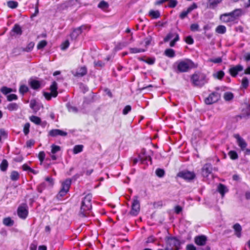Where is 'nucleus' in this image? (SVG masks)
Returning a JSON list of instances; mask_svg holds the SVG:
<instances>
[{
  "instance_id": "35",
  "label": "nucleus",
  "mask_w": 250,
  "mask_h": 250,
  "mask_svg": "<svg viewBox=\"0 0 250 250\" xmlns=\"http://www.w3.org/2000/svg\"><path fill=\"white\" fill-rule=\"evenodd\" d=\"M224 98L227 101H229L233 98V94L230 92H227L224 93Z\"/></svg>"
},
{
  "instance_id": "41",
  "label": "nucleus",
  "mask_w": 250,
  "mask_h": 250,
  "mask_svg": "<svg viewBox=\"0 0 250 250\" xmlns=\"http://www.w3.org/2000/svg\"><path fill=\"white\" fill-rule=\"evenodd\" d=\"M0 91L3 94L6 95L12 92L13 89L6 86H3L1 87Z\"/></svg>"
},
{
  "instance_id": "23",
  "label": "nucleus",
  "mask_w": 250,
  "mask_h": 250,
  "mask_svg": "<svg viewBox=\"0 0 250 250\" xmlns=\"http://www.w3.org/2000/svg\"><path fill=\"white\" fill-rule=\"evenodd\" d=\"M19 108V105L15 103H11L9 104L6 107L10 111H16Z\"/></svg>"
},
{
  "instance_id": "49",
  "label": "nucleus",
  "mask_w": 250,
  "mask_h": 250,
  "mask_svg": "<svg viewBox=\"0 0 250 250\" xmlns=\"http://www.w3.org/2000/svg\"><path fill=\"white\" fill-rule=\"evenodd\" d=\"M30 124L26 123L23 127V132L25 135H27L29 132Z\"/></svg>"
},
{
  "instance_id": "50",
  "label": "nucleus",
  "mask_w": 250,
  "mask_h": 250,
  "mask_svg": "<svg viewBox=\"0 0 250 250\" xmlns=\"http://www.w3.org/2000/svg\"><path fill=\"white\" fill-rule=\"evenodd\" d=\"M7 99L8 101L16 100L18 99V96L16 94H9L7 96Z\"/></svg>"
},
{
  "instance_id": "64",
  "label": "nucleus",
  "mask_w": 250,
  "mask_h": 250,
  "mask_svg": "<svg viewBox=\"0 0 250 250\" xmlns=\"http://www.w3.org/2000/svg\"><path fill=\"white\" fill-rule=\"evenodd\" d=\"M187 250H196V247L192 244H188L186 247Z\"/></svg>"
},
{
  "instance_id": "19",
  "label": "nucleus",
  "mask_w": 250,
  "mask_h": 250,
  "mask_svg": "<svg viewBox=\"0 0 250 250\" xmlns=\"http://www.w3.org/2000/svg\"><path fill=\"white\" fill-rule=\"evenodd\" d=\"M228 189L227 187L222 184H219L217 187V191L221 194L222 197H223L225 195V194L228 192Z\"/></svg>"
},
{
  "instance_id": "13",
  "label": "nucleus",
  "mask_w": 250,
  "mask_h": 250,
  "mask_svg": "<svg viewBox=\"0 0 250 250\" xmlns=\"http://www.w3.org/2000/svg\"><path fill=\"white\" fill-rule=\"evenodd\" d=\"M212 170V165L210 164H206L202 168V174L204 177H208Z\"/></svg>"
},
{
  "instance_id": "36",
  "label": "nucleus",
  "mask_w": 250,
  "mask_h": 250,
  "mask_svg": "<svg viewBox=\"0 0 250 250\" xmlns=\"http://www.w3.org/2000/svg\"><path fill=\"white\" fill-rule=\"evenodd\" d=\"M19 174L18 172L16 171H13L11 173L10 179L12 181H17L19 179Z\"/></svg>"
},
{
  "instance_id": "6",
  "label": "nucleus",
  "mask_w": 250,
  "mask_h": 250,
  "mask_svg": "<svg viewBox=\"0 0 250 250\" xmlns=\"http://www.w3.org/2000/svg\"><path fill=\"white\" fill-rule=\"evenodd\" d=\"M221 98V94L217 91L212 92L208 97H207L204 102L206 104H211L217 102Z\"/></svg>"
},
{
  "instance_id": "54",
  "label": "nucleus",
  "mask_w": 250,
  "mask_h": 250,
  "mask_svg": "<svg viewBox=\"0 0 250 250\" xmlns=\"http://www.w3.org/2000/svg\"><path fill=\"white\" fill-rule=\"evenodd\" d=\"M199 26L197 23H193L191 24L190 28L192 31H197L199 30Z\"/></svg>"
},
{
  "instance_id": "38",
  "label": "nucleus",
  "mask_w": 250,
  "mask_h": 250,
  "mask_svg": "<svg viewBox=\"0 0 250 250\" xmlns=\"http://www.w3.org/2000/svg\"><path fill=\"white\" fill-rule=\"evenodd\" d=\"M8 166V164L7 160L5 159L3 160L0 166L1 170L2 171H5L7 168Z\"/></svg>"
},
{
  "instance_id": "39",
  "label": "nucleus",
  "mask_w": 250,
  "mask_h": 250,
  "mask_svg": "<svg viewBox=\"0 0 250 250\" xmlns=\"http://www.w3.org/2000/svg\"><path fill=\"white\" fill-rule=\"evenodd\" d=\"M7 6L12 9H14L17 7L18 3L17 1L10 0L7 2Z\"/></svg>"
},
{
  "instance_id": "15",
  "label": "nucleus",
  "mask_w": 250,
  "mask_h": 250,
  "mask_svg": "<svg viewBox=\"0 0 250 250\" xmlns=\"http://www.w3.org/2000/svg\"><path fill=\"white\" fill-rule=\"evenodd\" d=\"M67 134V133L66 132L58 129H52L49 132V135L52 137H56L58 135L65 136Z\"/></svg>"
},
{
  "instance_id": "56",
  "label": "nucleus",
  "mask_w": 250,
  "mask_h": 250,
  "mask_svg": "<svg viewBox=\"0 0 250 250\" xmlns=\"http://www.w3.org/2000/svg\"><path fill=\"white\" fill-rule=\"evenodd\" d=\"M69 45V42L68 40L65 41L61 45V49L62 50H65Z\"/></svg>"
},
{
  "instance_id": "7",
  "label": "nucleus",
  "mask_w": 250,
  "mask_h": 250,
  "mask_svg": "<svg viewBox=\"0 0 250 250\" xmlns=\"http://www.w3.org/2000/svg\"><path fill=\"white\" fill-rule=\"evenodd\" d=\"M140 210V202L138 200V197L135 196L131 205V209L129 214L132 216H136L138 214Z\"/></svg>"
},
{
  "instance_id": "2",
  "label": "nucleus",
  "mask_w": 250,
  "mask_h": 250,
  "mask_svg": "<svg viewBox=\"0 0 250 250\" xmlns=\"http://www.w3.org/2000/svg\"><path fill=\"white\" fill-rule=\"evenodd\" d=\"M191 82L194 86L202 87L208 83V79L205 74L196 72L191 76Z\"/></svg>"
},
{
  "instance_id": "5",
  "label": "nucleus",
  "mask_w": 250,
  "mask_h": 250,
  "mask_svg": "<svg viewBox=\"0 0 250 250\" xmlns=\"http://www.w3.org/2000/svg\"><path fill=\"white\" fill-rule=\"evenodd\" d=\"M71 184V180L70 179H67L62 184V188L57 195V198L59 200H61L69 191L70 185Z\"/></svg>"
},
{
  "instance_id": "31",
  "label": "nucleus",
  "mask_w": 250,
  "mask_h": 250,
  "mask_svg": "<svg viewBox=\"0 0 250 250\" xmlns=\"http://www.w3.org/2000/svg\"><path fill=\"white\" fill-rule=\"evenodd\" d=\"M165 54L169 58H173L175 56V51L172 49H167L165 51Z\"/></svg>"
},
{
  "instance_id": "48",
  "label": "nucleus",
  "mask_w": 250,
  "mask_h": 250,
  "mask_svg": "<svg viewBox=\"0 0 250 250\" xmlns=\"http://www.w3.org/2000/svg\"><path fill=\"white\" fill-rule=\"evenodd\" d=\"M45 156V154L43 151H42L39 152L38 154V158L41 163H42L43 161H44Z\"/></svg>"
},
{
  "instance_id": "33",
  "label": "nucleus",
  "mask_w": 250,
  "mask_h": 250,
  "mask_svg": "<svg viewBox=\"0 0 250 250\" xmlns=\"http://www.w3.org/2000/svg\"><path fill=\"white\" fill-rule=\"evenodd\" d=\"M34 43L32 42H29L25 48H22V51L29 52H30L34 46Z\"/></svg>"
},
{
  "instance_id": "11",
  "label": "nucleus",
  "mask_w": 250,
  "mask_h": 250,
  "mask_svg": "<svg viewBox=\"0 0 250 250\" xmlns=\"http://www.w3.org/2000/svg\"><path fill=\"white\" fill-rule=\"evenodd\" d=\"M233 136L236 139L238 145L244 150L247 146L246 141L238 134H235Z\"/></svg>"
},
{
  "instance_id": "28",
  "label": "nucleus",
  "mask_w": 250,
  "mask_h": 250,
  "mask_svg": "<svg viewBox=\"0 0 250 250\" xmlns=\"http://www.w3.org/2000/svg\"><path fill=\"white\" fill-rule=\"evenodd\" d=\"M83 146L82 145H76L74 146L73 152L75 154L82 152L83 150Z\"/></svg>"
},
{
  "instance_id": "60",
  "label": "nucleus",
  "mask_w": 250,
  "mask_h": 250,
  "mask_svg": "<svg viewBox=\"0 0 250 250\" xmlns=\"http://www.w3.org/2000/svg\"><path fill=\"white\" fill-rule=\"evenodd\" d=\"M43 96L45 98V99L47 100H51V98L53 97V95H52V93H48L46 92H44L43 93Z\"/></svg>"
},
{
  "instance_id": "40",
  "label": "nucleus",
  "mask_w": 250,
  "mask_h": 250,
  "mask_svg": "<svg viewBox=\"0 0 250 250\" xmlns=\"http://www.w3.org/2000/svg\"><path fill=\"white\" fill-rule=\"evenodd\" d=\"M51 153L53 154L59 152L61 150V147L60 146H56L54 144L51 145Z\"/></svg>"
},
{
  "instance_id": "4",
  "label": "nucleus",
  "mask_w": 250,
  "mask_h": 250,
  "mask_svg": "<svg viewBox=\"0 0 250 250\" xmlns=\"http://www.w3.org/2000/svg\"><path fill=\"white\" fill-rule=\"evenodd\" d=\"M167 247L165 250H179L180 247V242L175 237H169L166 239Z\"/></svg>"
},
{
  "instance_id": "24",
  "label": "nucleus",
  "mask_w": 250,
  "mask_h": 250,
  "mask_svg": "<svg viewBox=\"0 0 250 250\" xmlns=\"http://www.w3.org/2000/svg\"><path fill=\"white\" fill-rule=\"evenodd\" d=\"M82 32L81 27H79L73 30L72 33L71 34L70 36L72 39H76L80 34H81Z\"/></svg>"
},
{
  "instance_id": "55",
  "label": "nucleus",
  "mask_w": 250,
  "mask_h": 250,
  "mask_svg": "<svg viewBox=\"0 0 250 250\" xmlns=\"http://www.w3.org/2000/svg\"><path fill=\"white\" fill-rule=\"evenodd\" d=\"M95 66L99 67H103L104 66V63L101 61H95L94 62Z\"/></svg>"
},
{
  "instance_id": "29",
  "label": "nucleus",
  "mask_w": 250,
  "mask_h": 250,
  "mask_svg": "<svg viewBox=\"0 0 250 250\" xmlns=\"http://www.w3.org/2000/svg\"><path fill=\"white\" fill-rule=\"evenodd\" d=\"M98 7L102 10H106L109 7V4L108 2L104 0H102L98 4Z\"/></svg>"
},
{
  "instance_id": "51",
  "label": "nucleus",
  "mask_w": 250,
  "mask_h": 250,
  "mask_svg": "<svg viewBox=\"0 0 250 250\" xmlns=\"http://www.w3.org/2000/svg\"><path fill=\"white\" fill-rule=\"evenodd\" d=\"M169 1L168 6L170 8L175 7L177 4V1L176 0H168Z\"/></svg>"
},
{
  "instance_id": "27",
  "label": "nucleus",
  "mask_w": 250,
  "mask_h": 250,
  "mask_svg": "<svg viewBox=\"0 0 250 250\" xmlns=\"http://www.w3.org/2000/svg\"><path fill=\"white\" fill-rule=\"evenodd\" d=\"M30 120L36 125H40L41 123V119L38 116L32 115L29 118Z\"/></svg>"
},
{
  "instance_id": "59",
  "label": "nucleus",
  "mask_w": 250,
  "mask_h": 250,
  "mask_svg": "<svg viewBox=\"0 0 250 250\" xmlns=\"http://www.w3.org/2000/svg\"><path fill=\"white\" fill-rule=\"evenodd\" d=\"M185 41L188 44H192L194 42L193 38L190 36L186 37Z\"/></svg>"
},
{
  "instance_id": "61",
  "label": "nucleus",
  "mask_w": 250,
  "mask_h": 250,
  "mask_svg": "<svg viewBox=\"0 0 250 250\" xmlns=\"http://www.w3.org/2000/svg\"><path fill=\"white\" fill-rule=\"evenodd\" d=\"M197 8V5L195 3H193L191 4L189 7H188L187 10L190 13L193 10L196 9Z\"/></svg>"
},
{
  "instance_id": "58",
  "label": "nucleus",
  "mask_w": 250,
  "mask_h": 250,
  "mask_svg": "<svg viewBox=\"0 0 250 250\" xmlns=\"http://www.w3.org/2000/svg\"><path fill=\"white\" fill-rule=\"evenodd\" d=\"M151 41L152 37L150 36H149L145 39V46L146 47L150 44Z\"/></svg>"
},
{
  "instance_id": "44",
  "label": "nucleus",
  "mask_w": 250,
  "mask_h": 250,
  "mask_svg": "<svg viewBox=\"0 0 250 250\" xmlns=\"http://www.w3.org/2000/svg\"><path fill=\"white\" fill-rule=\"evenodd\" d=\"M225 75V73L223 71H218L216 74H214L213 76L214 77L217 78L218 79H222Z\"/></svg>"
},
{
  "instance_id": "1",
  "label": "nucleus",
  "mask_w": 250,
  "mask_h": 250,
  "mask_svg": "<svg viewBox=\"0 0 250 250\" xmlns=\"http://www.w3.org/2000/svg\"><path fill=\"white\" fill-rule=\"evenodd\" d=\"M92 194L88 193L83 198L82 202L79 216L81 217H85L89 213L92 208L91 204Z\"/></svg>"
},
{
  "instance_id": "9",
  "label": "nucleus",
  "mask_w": 250,
  "mask_h": 250,
  "mask_svg": "<svg viewBox=\"0 0 250 250\" xmlns=\"http://www.w3.org/2000/svg\"><path fill=\"white\" fill-rule=\"evenodd\" d=\"M207 241V237L204 235H198L194 238L195 243L198 246H204Z\"/></svg>"
},
{
  "instance_id": "14",
  "label": "nucleus",
  "mask_w": 250,
  "mask_h": 250,
  "mask_svg": "<svg viewBox=\"0 0 250 250\" xmlns=\"http://www.w3.org/2000/svg\"><path fill=\"white\" fill-rule=\"evenodd\" d=\"M28 214V210L25 207L20 206L18 209V215L22 218L25 219Z\"/></svg>"
},
{
  "instance_id": "17",
  "label": "nucleus",
  "mask_w": 250,
  "mask_h": 250,
  "mask_svg": "<svg viewBox=\"0 0 250 250\" xmlns=\"http://www.w3.org/2000/svg\"><path fill=\"white\" fill-rule=\"evenodd\" d=\"M220 20L223 22L228 23L234 21L229 13H224L220 15Z\"/></svg>"
},
{
  "instance_id": "62",
  "label": "nucleus",
  "mask_w": 250,
  "mask_h": 250,
  "mask_svg": "<svg viewBox=\"0 0 250 250\" xmlns=\"http://www.w3.org/2000/svg\"><path fill=\"white\" fill-rule=\"evenodd\" d=\"M35 144V141L33 140H29L26 142V146L27 147H31Z\"/></svg>"
},
{
  "instance_id": "20",
  "label": "nucleus",
  "mask_w": 250,
  "mask_h": 250,
  "mask_svg": "<svg viewBox=\"0 0 250 250\" xmlns=\"http://www.w3.org/2000/svg\"><path fill=\"white\" fill-rule=\"evenodd\" d=\"M222 0H209L207 6L209 9H214Z\"/></svg>"
},
{
  "instance_id": "26",
  "label": "nucleus",
  "mask_w": 250,
  "mask_h": 250,
  "mask_svg": "<svg viewBox=\"0 0 250 250\" xmlns=\"http://www.w3.org/2000/svg\"><path fill=\"white\" fill-rule=\"evenodd\" d=\"M3 223L6 226L11 227L14 225V221L10 217H6L3 219Z\"/></svg>"
},
{
  "instance_id": "12",
  "label": "nucleus",
  "mask_w": 250,
  "mask_h": 250,
  "mask_svg": "<svg viewBox=\"0 0 250 250\" xmlns=\"http://www.w3.org/2000/svg\"><path fill=\"white\" fill-rule=\"evenodd\" d=\"M243 70V66L240 64H238L234 67L230 68L229 69V72L230 74L232 77H235L237 75L238 73L239 72Z\"/></svg>"
},
{
  "instance_id": "3",
  "label": "nucleus",
  "mask_w": 250,
  "mask_h": 250,
  "mask_svg": "<svg viewBox=\"0 0 250 250\" xmlns=\"http://www.w3.org/2000/svg\"><path fill=\"white\" fill-rule=\"evenodd\" d=\"M196 67L197 65L195 64L191 60L186 59L178 62L177 69L180 72H185Z\"/></svg>"
},
{
  "instance_id": "34",
  "label": "nucleus",
  "mask_w": 250,
  "mask_h": 250,
  "mask_svg": "<svg viewBox=\"0 0 250 250\" xmlns=\"http://www.w3.org/2000/svg\"><path fill=\"white\" fill-rule=\"evenodd\" d=\"M129 51L131 53H138L144 52L146 51V49L134 47V48H130Z\"/></svg>"
},
{
  "instance_id": "8",
  "label": "nucleus",
  "mask_w": 250,
  "mask_h": 250,
  "mask_svg": "<svg viewBox=\"0 0 250 250\" xmlns=\"http://www.w3.org/2000/svg\"><path fill=\"white\" fill-rule=\"evenodd\" d=\"M177 176L185 180L190 181L195 178L196 175L193 171L183 170L178 173Z\"/></svg>"
},
{
  "instance_id": "46",
  "label": "nucleus",
  "mask_w": 250,
  "mask_h": 250,
  "mask_svg": "<svg viewBox=\"0 0 250 250\" xmlns=\"http://www.w3.org/2000/svg\"><path fill=\"white\" fill-rule=\"evenodd\" d=\"M156 174L159 177H163L165 175V171L161 168H157L155 171Z\"/></svg>"
},
{
  "instance_id": "57",
  "label": "nucleus",
  "mask_w": 250,
  "mask_h": 250,
  "mask_svg": "<svg viewBox=\"0 0 250 250\" xmlns=\"http://www.w3.org/2000/svg\"><path fill=\"white\" fill-rule=\"evenodd\" d=\"M188 13H189V12H188V10L186 11H183L180 14L179 17L181 19H184L187 16Z\"/></svg>"
},
{
  "instance_id": "21",
  "label": "nucleus",
  "mask_w": 250,
  "mask_h": 250,
  "mask_svg": "<svg viewBox=\"0 0 250 250\" xmlns=\"http://www.w3.org/2000/svg\"><path fill=\"white\" fill-rule=\"evenodd\" d=\"M87 73V69L85 67H82L78 69L74 74L77 77H83Z\"/></svg>"
},
{
  "instance_id": "25",
  "label": "nucleus",
  "mask_w": 250,
  "mask_h": 250,
  "mask_svg": "<svg viewBox=\"0 0 250 250\" xmlns=\"http://www.w3.org/2000/svg\"><path fill=\"white\" fill-rule=\"evenodd\" d=\"M30 85L32 88L34 89H37L40 88L41 83L39 81L37 80H32L29 83Z\"/></svg>"
},
{
  "instance_id": "32",
  "label": "nucleus",
  "mask_w": 250,
  "mask_h": 250,
  "mask_svg": "<svg viewBox=\"0 0 250 250\" xmlns=\"http://www.w3.org/2000/svg\"><path fill=\"white\" fill-rule=\"evenodd\" d=\"M149 15L154 19H157L160 16V13L158 10H151L149 12Z\"/></svg>"
},
{
  "instance_id": "22",
  "label": "nucleus",
  "mask_w": 250,
  "mask_h": 250,
  "mask_svg": "<svg viewBox=\"0 0 250 250\" xmlns=\"http://www.w3.org/2000/svg\"><path fill=\"white\" fill-rule=\"evenodd\" d=\"M233 228L235 230V234L238 237H240L241 236L242 227L238 223L234 224L233 226Z\"/></svg>"
},
{
  "instance_id": "18",
  "label": "nucleus",
  "mask_w": 250,
  "mask_h": 250,
  "mask_svg": "<svg viewBox=\"0 0 250 250\" xmlns=\"http://www.w3.org/2000/svg\"><path fill=\"white\" fill-rule=\"evenodd\" d=\"M58 84L57 83L54 81L50 86V90L53 95V97H56L58 94L57 92Z\"/></svg>"
},
{
  "instance_id": "63",
  "label": "nucleus",
  "mask_w": 250,
  "mask_h": 250,
  "mask_svg": "<svg viewBox=\"0 0 250 250\" xmlns=\"http://www.w3.org/2000/svg\"><path fill=\"white\" fill-rule=\"evenodd\" d=\"M143 61L149 64H153L155 62V59L152 58H148L146 60Z\"/></svg>"
},
{
  "instance_id": "43",
  "label": "nucleus",
  "mask_w": 250,
  "mask_h": 250,
  "mask_svg": "<svg viewBox=\"0 0 250 250\" xmlns=\"http://www.w3.org/2000/svg\"><path fill=\"white\" fill-rule=\"evenodd\" d=\"M28 87L26 85H22L20 87L19 91L21 94H24L28 91Z\"/></svg>"
},
{
  "instance_id": "52",
  "label": "nucleus",
  "mask_w": 250,
  "mask_h": 250,
  "mask_svg": "<svg viewBox=\"0 0 250 250\" xmlns=\"http://www.w3.org/2000/svg\"><path fill=\"white\" fill-rule=\"evenodd\" d=\"M175 35L173 33H169L166 37L164 38V42H167L170 39H171L173 37H174Z\"/></svg>"
},
{
  "instance_id": "47",
  "label": "nucleus",
  "mask_w": 250,
  "mask_h": 250,
  "mask_svg": "<svg viewBox=\"0 0 250 250\" xmlns=\"http://www.w3.org/2000/svg\"><path fill=\"white\" fill-rule=\"evenodd\" d=\"M146 156V150L145 149H142L141 153L139 155V157L140 160L142 161V163H144V158Z\"/></svg>"
},
{
  "instance_id": "10",
  "label": "nucleus",
  "mask_w": 250,
  "mask_h": 250,
  "mask_svg": "<svg viewBox=\"0 0 250 250\" xmlns=\"http://www.w3.org/2000/svg\"><path fill=\"white\" fill-rule=\"evenodd\" d=\"M229 14L233 21H235L241 16L244 13L242 9L238 8L234 9L232 12H229Z\"/></svg>"
},
{
  "instance_id": "45",
  "label": "nucleus",
  "mask_w": 250,
  "mask_h": 250,
  "mask_svg": "<svg viewBox=\"0 0 250 250\" xmlns=\"http://www.w3.org/2000/svg\"><path fill=\"white\" fill-rule=\"evenodd\" d=\"M47 45V42L45 40L41 41L37 45V48L38 49H42Z\"/></svg>"
},
{
  "instance_id": "16",
  "label": "nucleus",
  "mask_w": 250,
  "mask_h": 250,
  "mask_svg": "<svg viewBox=\"0 0 250 250\" xmlns=\"http://www.w3.org/2000/svg\"><path fill=\"white\" fill-rule=\"evenodd\" d=\"M22 31L21 30V26L18 24H15L13 27L11 31V36H14L15 34L17 35H21L22 34Z\"/></svg>"
},
{
  "instance_id": "53",
  "label": "nucleus",
  "mask_w": 250,
  "mask_h": 250,
  "mask_svg": "<svg viewBox=\"0 0 250 250\" xmlns=\"http://www.w3.org/2000/svg\"><path fill=\"white\" fill-rule=\"evenodd\" d=\"M131 110V107L130 105H127L125 107L123 110V114L124 115H126Z\"/></svg>"
},
{
  "instance_id": "42",
  "label": "nucleus",
  "mask_w": 250,
  "mask_h": 250,
  "mask_svg": "<svg viewBox=\"0 0 250 250\" xmlns=\"http://www.w3.org/2000/svg\"><path fill=\"white\" fill-rule=\"evenodd\" d=\"M228 155L232 160H236L238 158V154L235 151L230 150Z\"/></svg>"
},
{
  "instance_id": "37",
  "label": "nucleus",
  "mask_w": 250,
  "mask_h": 250,
  "mask_svg": "<svg viewBox=\"0 0 250 250\" xmlns=\"http://www.w3.org/2000/svg\"><path fill=\"white\" fill-rule=\"evenodd\" d=\"M249 85V82L247 77H244L242 79L241 83V87L246 89Z\"/></svg>"
},
{
  "instance_id": "30",
  "label": "nucleus",
  "mask_w": 250,
  "mask_h": 250,
  "mask_svg": "<svg viewBox=\"0 0 250 250\" xmlns=\"http://www.w3.org/2000/svg\"><path fill=\"white\" fill-rule=\"evenodd\" d=\"M215 31L219 34H224L226 32V27L224 25H219L216 28Z\"/></svg>"
}]
</instances>
